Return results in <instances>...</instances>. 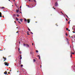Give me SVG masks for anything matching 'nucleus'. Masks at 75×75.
<instances>
[{
  "instance_id": "1",
  "label": "nucleus",
  "mask_w": 75,
  "mask_h": 75,
  "mask_svg": "<svg viewBox=\"0 0 75 75\" xmlns=\"http://www.w3.org/2000/svg\"><path fill=\"white\" fill-rule=\"evenodd\" d=\"M23 45L24 46H26V47H30V46L29 45L27 44H25L24 43H23Z\"/></svg>"
},
{
  "instance_id": "2",
  "label": "nucleus",
  "mask_w": 75,
  "mask_h": 75,
  "mask_svg": "<svg viewBox=\"0 0 75 75\" xmlns=\"http://www.w3.org/2000/svg\"><path fill=\"white\" fill-rule=\"evenodd\" d=\"M4 64L5 65H6V66H8V64L7 62H5Z\"/></svg>"
},
{
  "instance_id": "3",
  "label": "nucleus",
  "mask_w": 75,
  "mask_h": 75,
  "mask_svg": "<svg viewBox=\"0 0 75 75\" xmlns=\"http://www.w3.org/2000/svg\"><path fill=\"white\" fill-rule=\"evenodd\" d=\"M27 21H28V23H30V20L28 19Z\"/></svg>"
},
{
  "instance_id": "4",
  "label": "nucleus",
  "mask_w": 75,
  "mask_h": 75,
  "mask_svg": "<svg viewBox=\"0 0 75 75\" xmlns=\"http://www.w3.org/2000/svg\"><path fill=\"white\" fill-rule=\"evenodd\" d=\"M3 58H4V61H5L6 60V58L4 57H3Z\"/></svg>"
},
{
  "instance_id": "5",
  "label": "nucleus",
  "mask_w": 75,
  "mask_h": 75,
  "mask_svg": "<svg viewBox=\"0 0 75 75\" xmlns=\"http://www.w3.org/2000/svg\"><path fill=\"white\" fill-rule=\"evenodd\" d=\"M55 6H58V3H57V2L55 3Z\"/></svg>"
},
{
  "instance_id": "6",
  "label": "nucleus",
  "mask_w": 75,
  "mask_h": 75,
  "mask_svg": "<svg viewBox=\"0 0 75 75\" xmlns=\"http://www.w3.org/2000/svg\"><path fill=\"white\" fill-rule=\"evenodd\" d=\"M4 74L6 75V74H7V71H5V72L4 73Z\"/></svg>"
},
{
  "instance_id": "7",
  "label": "nucleus",
  "mask_w": 75,
  "mask_h": 75,
  "mask_svg": "<svg viewBox=\"0 0 75 75\" xmlns=\"http://www.w3.org/2000/svg\"><path fill=\"white\" fill-rule=\"evenodd\" d=\"M2 16H1V13L0 12V17H1Z\"/></svg>"
},
{
  "instance_id": "8",
  "label": "nucleus",
  "mask_w": 75,
  "mask_h": 75,
  "mask_svg": "<svg viewBox=\"0 0 75 75\" xmlns=\"http://www.w3.org/2000/svg\"><path fill=\"white\" fill-rule=\"evenodd\" d=\"M20 20L21 22H22L23 21V20L22 19H21Z\"/></svg>"
},
{
  "instance_id": "9",
  "label": "nucleus",
  "mask_w": 75,
  "mask_h": 75,
  "mask_svg": "<svg viewBox=\"0 0 75 75\" xmlns=\"http://www.w3.org/2000/svg\"><path fill=\"white\" fill-rule=\"evenodd\" d=\"M24 19L25 21V22L27 21V19H26L24 18Z\"/></svg>"
},
{
  "instance_id": "10",
  "label": "nucleus",
  "mask_w": 75,
  "mask_h": 75,
  "mask_svg": "<svg viewBox=\"0 0 75 75\" xmlns=\"http://www.w3.org/2000/svg\"><path fill=\"white\" fill-rule=\"evenodd\" d=\"M20 59L21 60V59H22V57H21V56L20 55Z\"/></svg>"
},
{
  "instance_id": "11",
  "label": "nucleus",
  "mask_w": 75,
  "mask_h": 75,
  "mask_svg": "<svg viewBox=\"0 0 75 75\" xmlns=\"http://www.w3.org/2000/svg\"><path fill=\"white\" fill-rule=\"evenodd\" d=\"M28 29L29 31H31V30L28 27Z\"/></svg>"
},
{
  "instance_id": "12",
  "label": "nucleus",
  "mask_w": 75,
  "mask_h": 75,
  "mask_svg": "<svg viewBox=\"0 0 75 75\" xmlns=\"http://www.w3.org/2000/svg\"><path fill=\"white\" fill-rule=\"evenodd\" d=\"M36 61V60H35V59H33V62H35Z\"/></svg>"
},
{
  "instance_id": "13",
  "label": "nucleus",
  "mask_w": 75,
  "mask_h": 75,
  "mask_svg": "<svg viewBox=\"0 0 75 75\" xmlns=\"http://www.w3.org/2000/svg\"><path fill=\"white\" fill-rule=\"evenodd\" d=\"M18 11H19L18 10H16V12L17 13H18Z\"/></svg>"
},
{
  "instance_id": "14",
  "label": "nucleus",
  "mask_w": 75,
  "mask_h": 75,
  "mask_svg": "<svg viewBox=\"0 0 75 75\" xmlns=\"http://www.w3.org/2000/svg\"><path fill=\"white\" fill-rule=\"evenodd\" d=\"M38 57H39V59H40V55H38Z\"/></svg>"
},
{
  "instance_id": "15",
  "label": "nucleus",
  "mask_w": 75,
  "mask_h": 75,
  "mask_svg": "<svg viewBox=\"0 0 75 75\" xmlns=\"http://www.w3.org/2000/svg\"><path fill=\"white\" fill-rule=\"evenodd\" d=\"M71 54H74V52L72 53V52H71Z\"/></svg>"
},
{
  "instance_id": "16",
  "label": "nucleus",
  "mask_w": 75,
  "mask_h": 75,
  "mask_svg": "<svg viewBox=\"0 0 75 75\" xmlns=\"http://www.w3.org/2000/svg\"><path fill=\"white\" fill-rule=\"evenodd\" d=\"M34 1V2H36V0H33Z\"/></svg>"
},
{
  "instance_id": "17",
  "label": "nucleus",
  "mask_w": 75,
  "mask_h": 75,
  "mask_svg": "<svg viewBox=\"0 0 75 75\" xmlns=\"http://www.w3.org/2000/svg\"><path fill=\"white\" fill-rule=\"evenodd\" d=\"M66 30L68 31V28H66Z\"/></svg>"
},
{
  "instance_id": "18",
  "label": "nucleus",
  "mask_w": 75,
  "mask_h": 75,
  "mask_svg": "<svg viewBox=\"0 0 75 75\" xmlns=\"http://www.w3.org/2000/svg\"><path fill=\"white\" fill-rule=\"evenodd\" d=\"M16 20H18V19L17 18H16Z\"/></svg>"
},
{
  "instance_id": "19",
  "label": "nucleus",
  "mask_w": 75,
  "mask_h": 75,
  "mask_svg": "<svg viewBox=\"0 0 75 75\" xmlns=\"http://www.w3.org/2000/svg\"><path fill=\"white\" fill-rule=\"evenodd\" d=\"M36 52H38V50H36Z\"/></svg>"
},
{
  "instance_id": "20",
  "label": "nucleus",
  "mask_w": 75,
  "mask_h": 75,
  "mask_svg": "<svg viewBox=\"0 0 75 75\" xmlns=\"http://www.w3.org/2000/svg\"><path fill=\"white\" fill-rule=\"evenodd\" d=\"M66 36H68V34L66 33Z\"/></svg>"
},
{
  "instance_id": "21",
  "label": "nucleus",
  "mask_w": 75,
  "mask_h": 75,
  "mask_svg": "<svg viewBox=\"0 0 75 75\" xmlns=\"http://www.w3.org/2000/svg\"><path fill=\"white\" fill-rule=\"evenodd\" d=\"M16 15L17 17H19V15H18L17 14Z\"/></svg>"
},
{
  "instance_id": "22",
  "label": "nucleus",
  "mask_w": 75,
  "mask_h": 75,
  "mask_svg": "<svg viewBox=\"0 0 75 75\" xmlns=\"http://www.w3.org/2000/svg\"><path fill=\"white\" fill-rule=\"evenodd\" d=\"M18 23H20V24H21V23H20V22L19 21H18Z\"/></svg>"
},
{
  "instance_id": "23",
  "label": "nucleus",
  "mask_w": 75,
  "mask_h": 75,
  "mask_svg": "<svg viewBox=\"0 0 75 75\" xmlns=\"http://www.w3.org/2000/svg\"><path fill=\"white\" fill-rule=\"evenodd\" d=\"M68 24H70V21H69L68 23Z\"/></svg>"
},
{
  "instance_id": "24",
  "label": "nucleus",
  "mask_w": 75,
  "mask_h": 75,
  "mask_svg": "<svg viewBox=\"0 0 75 75\" xmlns=\"http://www.w3.org/2000/svg\"><path fill=\"white\" fill-rule=\"evenodd\" d=\"M23 64L21 65V67H23Z\"/></svg>"
},
{
  "instance_id": "25",
  "label": "nucleus",
  "mask_w": 75,
  "mask_h": 75,
  "mask_svg": "<svg viewBox=\"0 0 75 75\" xmlns=\"http://www.w3.org/2000/svg\"><path fill=\"white\" fill-rule=\"evenodd\" d=\"M1 8H4V7H2Z\"/></svg>"
},
{
  "instance_id": "26",
  "label": "nucleus",
  "mask_w": 75,
  "mask_h": 75,
  "mask_svg": "<svg viewBox=\"0 0 75 75\" xmlns=\"http://www.w3.org/2000/svg\"><path fill=\"white\" fill-rule=\"evenodd\" d=\"M31 33L32 34H33V33L32 32H31Z\"/></svg>"
},
{
  "instance_id": "27",
  "label": "nucleus",
  "mask_w": 75,
  "mask_h": 75,
  "mask_svg": "<svg viewBox=\"0 0 75 75\" xmlns=\"http://www.w3.org/2000/svg\"><path fill=\"white\" fill-rule=\"evenodd\" d=\"M19 52V53L20 54H21V52Z\"/></svg>"
},
{
  "instance_id": "28",
  "label": "nucleus",
  "mask_w": 75,
  "mask_h": 75,
  "mask_svg": "<svg viewBox=\"0 0 75 75\" xmlns=\"http://www.w3.org/2000/svg\"><path fill=\"white\" fill-rule=\"evenodd\" d=\"M18 50H19V52H20V48H19Z\"/></svg>"
},
{
  "instance_id": "29",
  "label": "nucleus",
  "mask_w": 75,
  "mask_h": 75,
  "mask_svg": "<svg viewBox=\"0 0 75 75\" xmlns=\"http://www.w3.org/2000/svg\"><path fill=\"white\" fill-rule=\"evenodd\" d=\"M27 35H30V34H29V33H27Z\"/></svg>"
},
{
  "instance_id": "30",
  "label": "nucleus",
  "mask_w": 75,
  "mask_h": 75,
  "mask_svg": "<svg viewBox=\"0 0 75 75\" xmlns=\"http://www.w3.org/2000/svg\"><path fill=\"white\" fill-rule=\"evenodd\" d=\"M21 8V6H20V8Z\"/></svg>"
},
{
  "instance_id": "31",
  "label": "nucleus",
  "mask_w": 75,
  "mask_h": 75,
  "mask_svg": "<svg viewBox=\"0 0 75 75\" xmlns=\"http://www.w3.org/2000/svg\"><path fill=\"white\" fill-rule=\"evenodd\" d=\"M16 33H18V31H17V32H16Z\"/></svg>"
},
{
  "instance_id": "32",
  "label": "nucleus",
  "mask_w": 75,
  "mask_h": 75,
  "mask_svg": "<svg viewBox=\"0 0 75 75\" xmlns=\"http://www.w3.org/2000/svg\"><path fill=\"white\" fill-rule=\"evenodd\" d=\"M66 20L67 21H68V19L66 18Z\"/></svg>"
},
{
  "instance_id": "33",
  "label": "nucleus",
  "mask_w": 75,
  "mask_h": 75,
  "mask_svg": "<svg viewBox=\"0 0 75 75\" xmlns=\"http://www.w3.org/2000/svg\"><path fill=\"white\" fill-rule=\"evenodd\" d=\"M72 54H71V57H72Z\"/></svg>"
},
{
  "instance_id": "34",
  "label": "nucleus",
  "mask_w": 75,
  "mask_h": 75,
  "mask_svg": "<svg viewBox=\"0 0 75 75\" xmlns=\"http://www.w3.org/2000/svg\"><path fill=\"white\" fill-rule=\"evenodd\" d=\"M29 1H31V0H28Z\"/></svg>"
},
{
  "instance_id": "35",
  "label": "nucleus",
  "mask_w": 75,
  "mask_h": 75,
  "mask_svg": "<svg viewBox=\"0 0 75 75\" xmlns=\"http://www.w3.org/2000/svg\"><path fill=\"white\" fill-rule=\"evenodd\" d=\"M72 32H73V33H75V32H74V31H73Z\"/></svg>"
},
{
  "instance_id": "36",
  "label": "nucleus",
  "mask_w": 75,
  "mask_h": 75,
  "mask_svg": "<svg viewBox=\"0 0 75 75\" xmlns=\"http://www.w3.org/2000/svg\"><path fill=\"white\" fill-rule=\"evenodd\" d=\"M66 15V17H68V16H67V15Z\"/></svg>"
},
{
  "instance_id": "37",
  "label": "nucleus",
  "mask_w": 75,
  "mask_h": 75,
  "mask_svg": "<svg viewBox=\"0 0 75 75\" xmlns=\"http://www.w3.org/2000/svg\"><path fill=\"white\" fill-rule=\"evenodd\" d=\"M34 45V43H32V45Z\"/></svg>"
},
{
  "instance_id": "38",
  "label": "nucleus",
  "mask_w": 75,
  "mask_h": 75,
  "mask_svg": "<svg viewBox=\"0 0 75 75\" xmlns=\"http://www.w3.org/2000/svg\"><path fill=\"white\" fill-rule=\"evenodd\" d=\"M29 33V32L27 31V33Z\"/></svg>"
},
{
  "instance_id": "39",
  "label": "nucleus",
  "mask_w": 75,
  "mask_h": 75,
  "mask_svg": "<svg viewBox=\"0 0 75 75\" xmlns=\"http://www.w3.org/2000/svg\"><path fill=\"white\" fill-rule=\"evenodd\" d=\"M13 0V1H16L14 0Z\"/></svg>"
},
{
  "instance_id": "40",
  "label": "nucleus",
  "mask_w": 75,
  "mask_h": 75,
  "mask_svg": "<svg viewBox=\"0 0 75 75\" xmlns=\"http://www.w3.org/2000/svg\"><path fill=\"white\" fill-rule=\"evenodd\" d=\"M71 38H73V37H72V36H71Z\"/></svg>"
},
{
  "instance_id": "41",
  "label": "nucleus",
  "mask_w": 75,
  "mask_h": 75,
  "mask_svg": "<svg viewBox=\"0 0 75 75\" xmlns=\"http://www.w3.org/2000/svg\"><path fill=\"white\" fill-rule=\"evenodd\" d=\"M67 39V40H68V39Z\"/></svg>"
},
{
  "instance_id": "42",
  "label": "nucleus",
  "mask_w": 75,
  "mask_h": 75,
  "mask_svg": "<svg viewBox=\"0 0 75 75\" xmlns=\"http://www.w3.org/2000/svg\"><path fill=\"white\" fill-rule=\"evenodd\" d=\"M10 72H8V74H10Z\"/></svg>"
},
{
  "instance_id": "43",
  "label": "nucleus",
  "mask_w": 75,
  "mask_h": 75,
  "mask_svg": "<svg viewBox=\"0 0 75 75\" xmlns=\"http://www.w3.org/2000/svg\"><path fill=\"white\" fill-rule=\"evenodd\" d=\"M11 70L10 71V72H11Z\"/></svg>"
},
{
  "instance_id": "44",
  "label": "nucleus",
  "mask_w": 75,
  "mask_h": 75,
  "mask_svg": "<svg viewBox=\"0 0 75 75\" xmlns=\"http://www.w3.org/2000/svg\"><path fill=\"white\" fill-rule=\"evenodd\" d=\"M67 17V18H69V17H68V16Z\"/></svg>"
},
{
  "instance_id": "45",
  "label": "nucleus",
  "mask_w": 75,
  "mask_h": 75,
  "mask_svg": "<svg viewBox=\"0 0 75 75\" xmlns=\"http://www.w3.org/2000/svg\"><path fill=\"white\" fill-rule=\"evenodd\" d=\"M67 17V18H69V17H68V16Z\"/></svg>"
},
{
  "instance_id": "46",
  "label": "nucleus",
  "mask_w": 75,
  "mask_h": 75,
  "mask_svg": "<svg viewBox=\"0 0 75 75\" xmlns=\"http://www.w3.org/2000/svg\"><path fill=\"white\" fill-rule=\"evenodd\" d=\"M69 31H70V30H69Z\"/></svg>"
},
{
  "instance_id": "47",
  "label": "nucleus",
  "mask_w": 75,
  "mask_h": 75,
  "mask_svg": "<svg viewBox=\"0 0 75 75\" xmlns=\"http://www.w3.org/2000/svg\"><path fill=\"white\" fill-rule=\"evenodd\" d=\"M60 12L61 13H62V12L61 11Z\"/></svg>"
},
{
  "instance_id": "48",
  "label": "nucleus",
  "mask_w": 75,
  "mask_h": 75,
  "mask_svg": "<svg viewBox=\"0 0 75 75\" xmlns=\"http://www.w3.org/2000/svg\"><path fill=\"white\" fill-rule=\"evenodd\" d=\"M74 31H75V28L74 29Z\"/></svg>"
},
{
  "instance_id": "49",
  "label": "nucleus",
  "mask_w": 75,
  "mask_h": 75,
  "mask_svg": "<svg viewBox=\"0 0 75 75\" xmlns=\"http://www.w3.org/2000/svg\"><path fill=\"white\" fill-rule=\"evenodd\" d=\"M18 28L17 27V28Z\"/></svg>"
},
{
  "instance_id": "50",
  "label": "nucleus",
  "mask_w": 75,
  "mask_h": 75,
  "mask_svg": "<svg viewBox=\"0 0 75 75\" xmlns=\"http://www.w3.org/2000/svg\"><path fill=\"white\" fill-rule=\"evenodd\" d=\"M20 13H21V11H20Z\"/></svg>"
},
{
  "instance_id": "51",
  "label": "nucleus",
  "mask_w": 75,
  "mask_h": 75,
  "mask_svg": "<svg viewBox=\"0 0 75 75\" xmlns=\"http://www.w3.org/2000/svg\"><path fill=\"white\" fill-rule=\"evenodd\" d=\"M30 54H32L31 52H30Z\"/></svg>"
},
{
  "instance_id": "52",
  "label": "nucleus",
  "mask_w": 75,
  "mask_h": 75,
  "mask_svg": "<svg viewBox=\"0 0 75 75\" xmlns=\"http://www.w3.org/2000/svg\"><path fill=\"white\" fill-rule=\"evenodd\" d=\"M17 72H18V71H17Z\"/></svg>"
},
{
  "instance_id": "53",
  "label": "nucleus",
  "mask_w": 75,
  "mask_h": 75,
  "mask_svg": "<svg viewBox=\"0 0 75 75\" xmlns=\"http://www.w3.org/2000/svg\"><path fill=\"white\" fill-rule=\"evenodd\" d=\"M19 44H20V42H19Z\"/></svg>"
},
{
  "instance_id": "54",
  "label": "nucleus",
  "mask_w": 75,
  "mask_h": 75,
  "mask_svg": "<svg viewBox=\"0 0 75 75\" xmlns=\"http://www.w3.org/2000/svg\"><path fill=\"white\" fill-rule=\"evenodd\" d=\"M9 1H10V0H8Z\"/></svg>"
},
{
  "instance_id": "55",
  "label": "nucleus",
  "mask_w": 75,
  "mask_h": 75,
  "mask_svg": "<svg viewBox=\"0 0 75 75\" xmlns=\"http://www.w3.org/2000/svg\"><path fill=\"white\" fill-rule=\"evenodd\" d=\"M20 62H21V61H20Z\"/></svg>"
},
{
  "instance_id": "56",
  "label": "nucleus",
  "mask_w": 75,
  "mask_h": 75,
  "mask_svg": "<svg viewBox=\"0 0 75 75\" xmlns=\"http://www.w3.org/2000/svg\"><path fill=\"white\" fill-rule=\"evenodd\" d=\"M16 6H17V5H16Z\"/></svg>"
},
{
  "instance_id": "57",
  "label": "nucleus",
  "mask_w": 75,
  "mask_h": 75,
  "mask_svg": "<svg viewBox=\"0 0 75 75\" xmlns=\"http://www.w3.org/2000/svg\"><path fill=\"white\" fill-rule=\"evenodd\" d=\"M14 22H15V23H16V21H15Z\"/></svg>"
},
{
  "instance_id": "58",
  "label": "nucleus",
  "mask_w": 75,
  "mask_h": 75,
  "mask_svg": "<svg viewBox=\"0 0 75 75\" xmlns=\"http://www.w3.org/2000/svg\"><path fill=\"white\" fill-rule=\"evenodd\" d=\"M54 8V9H55V8Z\"/></svg>"
},
{
  "instance_id": "59",
  "label": "nucleus",
  "mask_w": 75,
  "mask_h": 75,
  "mask_svg": "<svg viewBox=\"0 0 75 75\" xmlns=\"http://www.w3.org/2000/svg\"><path fill=\"white\" fill-rule=\"evenodd\" d=\"M41 67V65L40 66Z\"/></svg>"
},
{
  "instance_id": "60",
  "label": "nucleus",
  "mask_w": 75,
  "mask_h": 75,
  "mask_svg": "<svg viewBox=\"0 0 75 75\" xmlns=\"http://www.w3.org/2000/svg\"><path fill=\"white\" fill-rule=\"evenodd\" d=\"M74 28H72V29H73Z\"/></svg>"
},
{
  "instance_id": "61",
  "label": "nucleus",
  "mask_w": 75,
  "mask_h": 75,
  "mask_svg": "<svg viewBox=\"0 0 75 75\" xmlns=\"http://www.w3.org/2000/svg\"><path fill=\"white\" fill-rule=\"evenodd\" d=\"M3 17H4V16H3Z\"/></svg>"
},
{
  "instance_id": "62",
  "label": "nucleus",
  "mask_w": 75,
  "mask_h": 75,
  "mask_svg": "<svg viewBox=\"0 0 75 75\" xmlns=\"http://www.w3.org/2000/svg\"><path fill=\"white\" fill-rule=\"evenodd\" d=\"M36 23H37V22H36Z\"/></svg>"
},
{
  "instance_id": "63",
  "label": "nucleus",
  "mask_w": 75,
  "mask_h": 75,
  "mask_svg": "<svg viewBox=\"0 0 75 75\" xmlns=\"http://www.w3.org/2000/svg\"><path fill=\"white\" fill-rule=\"evenodd\" d=\"M52 8H54V7H52Z\"/></svg>"
},
{
  "instance_id": "64",
  "label": "nucleus",
  "mask_w": 75,
  "mask_h": 75,
  "mask_svg": "<svg viewBox=\"0 0 75 75\" xmlns=\"http://www.w3.org/2000/svg\"><path fill=\"white\" fill-rule=\"evenodd\" d=\"M74 40L75 41V39Z\"/></svg>"
}]
</instances>
